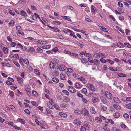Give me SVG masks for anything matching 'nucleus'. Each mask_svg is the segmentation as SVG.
Masks as SVG:
<instances>
[{"mask_svg":"<svg viewBox=\"0 0 131 131\" xmlns=\"http://www.w3.org/2000/svg\"><path fill=\"white\" fill-rule=\"evenodd\" d=\"M125 105L128 108L131 109V103H129L128 104H125Z\"/></svg>","mask_w":131,"mask_h":131,"instance_id":"21","label":"nucleus"},{"mask_svg":"<svg viewBox=\"0 0 131 131\" xmlns=\"http://www.w3.org/2000/svg\"><path fill=\"white\" fill-rule=\"evenodd\" d=\"M25 90L26 91L27 94L29 93H31L30 91H29V89L28 88H26L25 89Z\"/></svg>","mask_w":131,"mask_h":131,"instance_id":"59","label":"nucleus"},{"mask_svg":"<svg viewBox=\"0 0 131 131\" xmlns=\"http://www.w3.org/2000/svg\"><path fill=\"white\" fill-rule=\"evenodd\" d=\"M10 45L12 46V47H14L15 46V45H16L17 44L14 42H11Z\"/></svg>","mask_w":131,"mask_h":131,"instance_id":"57","label":"nucleus"},{"mask_svg":"<svg viewBox=\"0 0 131 131\" xmlns=\"http://www.w3.org/2000/svg\"><path fill=\"white\" fill-rule=\"evenodd\" d=\"M58 68L61 71H64L66 69V67L64 65H60L59 66Z\"/></svg>","mask_w":131,"mask_h":131,"instance_id":"4","label":"nucleus"},{"mask_svg":"<svg viewBox=\"0 0 131 131\" xmlns=\"http://www.w3.org/2000/svg\"><path fill=\"white\" fill-rule=\"evenodd\" d=\"M114 107L116 109H118V108L120 107L118 105L114 104L113 105Z\"/></svg>","mask_w":131,"mask_h":131,"instance_id":"63","label":"nucleus"},{"mask_svg":"<svg viewBox=\"0 0 131 131\" xmlns=\"http://www.w3.org/2000/svg\"><path fill=\"white\" fill-rule=\"evenodd\" d=\"M34 51V49L33 48V47H30L29 49L28 50V52H29L30 51H31V52H32L33 51Z\"/></svg>","mask_w":131,"mask_h":131,"instance_id":"41","label":"nucleus"},{"mask_svg":"<svg viewBox=\"0 0 131 131\" xmlns=\"http://www.w3.org/2000/svg\"><path fill=\"white\" fill-rule=\"evenodd\" d=\"M100 60L101 62L104 63H105L106 62V60L103 58H101L100 59Z\"/></svg>","mask_w":131,"mask_h":131,"instance_id":"43","label":"nucleus"},{"mask_svg":"<svg viewBox=\"0 0 131 131\" xmlns=\"http://www.w3.org/2000/svg\"><path fill=\"white\" fill-rule=\"evenodd\" d=\"M24 111L26 113L28 114H30V112L29 111V110L28 109H25L24 110Z\"/></svg>","mask_w":131,"mask_h":131,"instance_id":"54","label":"nucleus"},{"mask_svg":"<svg viewBox=\"0 0 131 131\" xmlns=\"http://www.w3.org/2000/svg\"><path fill=\"white\" fill-rule=\"evenodd\" d=\"M68 90L72 93H75L76 92V90L72 86H68Z\"/></svg>","mask_w":131,"mask_h":131,"instance_id":"3","label":"nucleus"},{"mask_svg":"<svg viewBox=\"0 0 131 131\" xmlns=\"http://www.w3.org/2000/svg\"><path fill=\"white\" fill-rule=\"evenodd\" d=\"M113 100L114 102L119 103H120V100L119 99L116 97H114L113 99Z\"/></svg>","mask_w":131,"mask_h":131,"instance_id":"14","label":"nucleus"},{"mask_svg":"<svg viewBox=\"0 0 131 131\" xmlns=\"http://www.w3.org/2000/svg\"><path fill=\"white\" fill-rule=\"evenodd\" d=\"M31 102L33 106H38V104L37 102L33 101Z\"/></svg>","mask_w":131,"mask_h":131,"instance_id":"32","label":"nucleus"},{"mask_svg":"<svg viewBox=\"0 0 131 131\" xmlns=\"http://www.w3.org/2000/svg\"><path fill=\"white\" fill-rule=\"evenodd\" d=\"M24 62L26 64L28 65L29 64V62L28 60L27 59H23Z\"/></svg>","mask_w":131,"mask_h":131,"instance_id":"25","label":"nucleus"},{"mask_svg":"<svg viewBox=\"0 0 131 131\" xmlns=\"http://www.w3.org/2000/svg\"><path fill=\"white\" fill-rule=\"evenodd\" d=\"M108 69L110 70L113 71H117V69L116 68L114 69L113 68H111V67H110Z\"/></svg>","mask_w":131,"mask_h":131,"instance_id":"36","label":"nucleus"},{"mask_svg":"<svg viewBox=\"0 0 131 131\" xmlns=\"http://www.w3.org/2000/svg\"><path fill=\"white\" fill-rule=\"evenodd\" d=\"M62 17L64 18V19L65 20H68L69 21H71L70 19V18H68L67 16H62Z\"/></svg>","mask_w":131,"mask_h":131,"instance_id":"35","label":"nucleus"},{"mask_svg":"<svg viewBox=\"0 0 131 131\" xmlns=\"http://www.w3.org/2000/svg\"><path fill=\"white\" fill-rule=\"evenodd\" d=\"M93 62H94V63L95 62L97 64H99L100 63V62L99 60L96 59H95L93 60Z\"/></svg>","mask_w":131,"mask_h":131,"instance_id":"46","label":"nucleus"},{"mask_svg":"<svg viewBox=\"0 0 131 131\" xmlns=\"http://www.w3.org/2000/svg\"><path fill=\"white\" fill-rule=\"evenodd\" d=\"M109 17L111 18L114 21H115V19L114 18V17L112 15H109Z\"/></svg>","mask_w":131,"mask_h":131,"instance_id":"56","label":"nucleus"},{"mask_svg":"<svg viewBox=\"0 0 131 131\" xmlns=\"http://www.w3.org/2000/svg\"><path fill=\"white\" fill-rule=\"evenodd\" d=\"M89 86V88L90 87V88L92 91L94 92L95 91V89L93 85L92 84H90Z\"/></svg>","mask_w":131,"mask_h":131,"instance_id":"12","label":"nucleus"},{"mask_svg":"<svg viewBox=\"0 0 131 131\" xmlns=\"http://www.w3.org/2000/svg\"><path fill=\"white\" fill-rule=\"evenodd\" d=\"M32 94L36 96L38 95V93L34 91V90H33L32 91Z\"/></svg>","mask_w":131,"mask_h":131,"instance_id":"34","label":"nucleus"},{"mask_svg":"<svg viewBox=\"0 0 131 131\" xmlns=\"http://www.w3.org/2000/svg\"><path fill=\"white\" fill-rule=\"evenodd\" d=\"M118 75L119 77H126L127 76V75L123 73H119L118 74Z\"/></svg>","mask_w":131,"mask_h":131,"instance_id":"28","label":"nucleus"},{"mask_svg":"<svg viewBox=\"0 0 131 131\" xmlns=\"http://www.w3.org/2000/svg\"><path fill=\"white\" fill-rule=\"evenodd\" d=\"M95 119L96 120H97L100 122H101L102 121V120L100 119V118L99 117H96L95 118Z\"/></svg>","mask_w":131,"mask_h":131,"instance_id":"55","label":"nucleus"},{"mask_svg":"<svg viewBox=\"0 0 131 131\" xmlns=\"http://www.w3.org/2000/svg\"><path fill=\"white\" fill-rule=\"evenodd\" d=\"M13 127L15 129L17 130H19L21 129L19 127H18L16 125L13 126Z\"/></svg>","mask_w":131,"mask_h":131,"instance_id":"47","label":"nucleus"},{"mask_svg":"<svg viewBox=\"0 0 131 131\" xmlns=\"http://www.w3.org/2000/svg\"><path fill=\"white\" fill-rule=\"evenodd\" d=\"M50 45L44 46L42 47V48L45 49H47L50 48Z\"/></svg>","mask_w":131,"mask_h":131,"instance_id":"30","label":"nucleus"},{"mask_svg":"<svg viewBox=\"0 0 131 131\" xmlns=\"http://www.w3.org/2000/svg\"><path fill=\"white\" fill-rule=\"evenodd\" d=\"M91 112L92 114H95L96 113L95 109L94 107H92L90 108Z\"/></svg>","mask_w":131,"mask_h":131,"instance_id":"23","label":"nucleus"},{"mask_svg":"<svg viewBox=\"0 0 131 131\" xmlns=\"http://www.w3.org/2000/svg\"><path fill=\"white\" fill-rule=\"evenodd\" d=\"M77 95L79 97H81L82 98L83 97V95L80 93L78 92H77Z\"/></svg>","mask_w":131,"mask_h":131,"instance_id":"52","label":"nucleus"},{"mask_svg":"<svg viewBox=\"0 0 131 131\" xmlns=\"http://www.w3.org/2000/svg\"><path fill=\"white\" fill-rule=\"evenodd\" d=\"M23 79L20 77L17 78V81L18 82L20 83H23Z\"/></svg>","mask_w":131,"mask_h":131,"instance_id":"16","label":"nucleus"},{"mask_svg":"<svg viewBox=\"0 0 131 131\" xmlns=\"http://www.w3.org/2000/svg\"><path fill=\"white\" fill-rule=\"evenodd\" d=\"M37 50L38 52L40 53H42L43 51L39 47H38L37 48Z\"/></svg>","mask_w":131,"mask_h":131,"instance_id":"44","label":"nucleus"},{"mask_svg":"<svg viewBox=\"0 0 131 131\" xmlns=\"http://www.w3.org/2000/svg\"><path fill=\"white\" fill-rule=\"evenodd\" d=\"M4 64V63H2V65L3 66H7L8 67H10V64L9 63H6V64H4V65L3 64Z\"/></svg>","mask_w":131,"mask_h":131,"instance_id":"45","label":"nucleus"},{"mask_svg":"<svg viewBox=\"0 0 131 131\" xmlns=\"http://www.w3.org/2000/svg\"><path fill=\"white\" fill-rule=\"evenodd\" d=\"M34 72L36 73L37 74L39 75H40V73L38 70L36 69H35L34 70Z\"/></svg>","mask_w":131,"mask_h":131,"instance_id":"42","label":"nucleus"},{"mask_svg":"<svg viewBox=\"0 0 131 131\" xmlns=\"http://www.w3.org/2000/svg\"><path fill=\"white\" fill-rule=\"evenodd\" d=\"M60 77L61 79L62 80L66 79V77L65 74H61L60 75Z\"/></svg>","mask_w":131,"mask_h":131,"instance_id":"9","label":"nucleus"},{"mask_svg":"<svg viewBox=\"0 0 131 131\" xmlns=\"http://www.w3.org/2000/svg\"><path fill=\"white\" fill-rule=\"evenodd\" d=\"M14 57H16L15 59H17L19 57L18 55L17 54H15L14 55Z\"/></svg>","mask_w":131,"mask_h":131,"instance_id":"60","label":"nucleus"},{"mask_svg":"<svg viewBox=\"0 0 131 131\" xmlns=\"http://www.w3.org/2000/svg\"><path fill=\"white\" fill-rule=\"evenodd\" d=\"M124 45L127 47L131 48V45L129 43L126 42L124 43Z\"/></svg>","mask_w":131,"mask_h":131,"instance_id":"31","label":"nucleus"},{"mask_svg":"<svg viewBox=\"0 0 131 131\" xmlns=\"http://www.w3.org/2000/svg\"><path fill=\"white\" fill-rule=\"evenodd\" d=\"M69 99L68 98H66L64 99L63 101L65 102H69Z\"/></svg>","mask_w":131,"mask_h":131,"instance_id":"61","label":"nucleus"},{"mask_svg":"<svg viewBox=\"0 0 131 131\" xmlns=\"http://www.w3.org/2000/svg\"><path fill=\"white\" fill-rule=\"evenodd\" d=\"M81 91V92L85 94V95H86L87 92V90L86 88H84Z\"/></svg>","mask_w":131,"mask_h":131,"instance_id":"20","label":"nucleus"},{"mask_svg":"<svg viewBox=\"0 0 131 131\" xmlns=\"http://www.w3.org/2000/svg\"><path fill=\"white\" fill-rule=\"evenodd\" d=\"M95 7L93 5H92L91 6V12L93 13H95Z\"/></svg>","mask_w":131,"mask_h":131,"instance_id":"33","label":"nucleus"},{"mask_svg":"<svg viewBox=\"0 0 131 131\" xmlns=\"http://www.w3.org/2000/svg\"><path fill=\"white\" fill-rule=\"evenodd\" d=\"M17 121L18 122H21V124H24L25 123V120H24V119H21L19 118H18Z\"/></svg>","mask_w":131,"mask_h":131,"instance_id":"10","label":"nucleus"},{"mask_svg":"<svg viewBox=\"0 0 131 131\" xmlns=\"http://www.w3.org/2000/svg\"><path fill=\"white\" fill-rule=\"evenodd\" d=\"M101 101L104 104H106L107 103V100L104 97H102L101 98Z\"/></svg>","mask_w":131,"mask_h":131,"instance_id":"6","label":"nucleus"},{"mask_svg":"<svg viewBox=\"0 0 131 131\" xmlns=\"http://www.w3.org/2000/svg\"><path fill=\"white\" fill-rule=\"evenodd\" d=\"M92 101L94 103H96L99 101L100 100L97 97H94L92 98Z\"/></svg>","mask_w":131,"mask_h":131,"instance_id":"5","label":"nucleus"},{"mask_svg":"<svg viewBox=\"0 0 131 131\" xmlns=\"http://www.w3.org/2000/svg\"><path fill=\"white\" fill-rule=\"evenodd\" d=\"M9 13H10V14L11 15L13 16L15 14V12L12 10L10 11H9Z\"/></svg>","mask_w":131,"mask_h":131,"instance_id":"64","label":"nucleus"},{"mask_svg":"<svg viewBox=\"0 0 131 131\" xmlns=\"http://www.w3.org/2000/svg\"><path fill=\"white\" fill-rule=\"evenodd\" d=\"M13 63H14V64L15 65L19 67H20V65L19 64V63L17 62L16 61H13Z\"/></svg>","mask_w":131,"mask_h":131,"instance_id":"40","label":"nucleus"},{"mask_svg":"<svg viewBox=\"0 0 131 131\" xmlns=\"http://www.w3.org/2000/svg\"><path fill=\"white\" fill-rule=\"evenodd\" d=\"M75 87L76 88L80 89V84L78 83H76L75 84Z\"/></svg>","mask_w":131,"mask_h":131,"instance_id":"37","label":"nucleus"},{"mask_svg":"<svg viewBox=\"0 0 131 131\" xmlns=\"http://www.w3.org/2000/svg\"><path fill=\"white\" fill-rule=\"evenodd\" d=\"M105 95L107 98L109 99H111L112 97V94L109 92H105Z\"/></svg>","mask_w":131,"mask_h":131,"instance_id":"1","label":"nucleus"},{"mask_svg":"<svg viewBox=\"0 0 131 131\" xmlns=\"http://www.w3.org/2000/svg\"><path fill=\"white\" fill-rule=\"evenodd\" d=\"M74 112L76 114H81V111H80L79 110H76Z\"/></svg>","mask_w":131,"mask_h":131,"instance_id":"24","label":"nucleus"},{"mask_svg":"<svg viewBox=\"0 0 131 131\" xmlns=\"http://www.w3.org/2000/svg\"><path fill=\"white\" fill-rule=\"evenodd\" d=\"M58 50V48L57 47H55L53 48L52 50V51L54 52H56Z\"/></svg>","mask_w":131,"mask_h":131,"instance_id":"50","label":"nucleus"},{"mask_svg":"<svg viewBox=\"0 0 131 131\" xmlns=\"http://www.w3.org/2000/svg\"><path fill=\"white\" fill-rule=\"evenodd\" d=\"M15 22L14 20H11L9 23V26H13L14 25Z\"/></svg>","mask_w":131,"mask_h":131,"instance_id":"27","label":"nucleus"},{"mask_svg":"<svg viewBox=\"0 0 131 131\" xmlns=\"http://www.w3.org/2000/svg\"><path fill=\"white\" fill-rule=\"evenodd\" d=\"M6 123L7 124L10 126H13V123L10 122L6 121Z\"/></svg>","mask_w":131,"mask_h":131,"instance_id":"39","label":"nucleus"},{"mask_svg":"<svg viewBox=\"0 0 131 131\" xmlns=\"http://www.w3.org/2000/svg\"><path fill=\"white\" fill-rule=\"evenodd\" d=\"M59 114L61 117H66L67 116V114L62 112H59Z\"/></svg>","mask_w":131,"mask_h":131,"instance_id":"8","label":"nucleus"},{"mask_svg":"<svg viewBox=\"0 0 131 131\" xmlns=\"http://www.w3.org/2000/svg\"><path fill=\"white\" fill-rule=\"evenodd\" d=\"M120 113L118 112H115L113 114V116L115 118H118L120 117Z\"/></svg>","mask_w":131,"mask_h":131,"instance_id":"11","label":"nucleus"},{"mask_svg":"<svg viewBox=\"0 0 131 131\" xmlns=\"http://www.w3.org/2000/svg\"><path fill=\"white\" fill-rule=\"evenodd\" d=\"M118 5L120 7H123V4L121 3L118 2Z\"/></svg>","mask_w":131,"mask_h":131,"instance_id":"58","label":"nucleus"},{"mask_svg":"<svg viewBox=\"0 0 131 131\" xmlns=\"http://www.w3.org/2000/svg\"><path fill=\"white\" fill-rule=\"evenodd\" d=\"M106 60L110 64H113L114 63V61H113L109 59H107Z\"/></svg>","mask_w":131,"mask_h":131,"instance_id":"53","label":"nucleus"},{"mask_svg":"<svg viewBox=\"0 0 131 131\" xmlns=\"http://www.w3.org/2000/svg\"><path fill=\"white\" fill-rule=\"evenodd\" d=\"M88 60L91 63H94L93 58L91 57H89V58H88Z\"/></svg>","mask_w":131,"mask_h":131,"instance_id":"18","label":"nucleus"},{"mask_svg":"<svg viewBox=\"0 0 131 131\" xmlns=\"http://www.w3.org/2000/svg\"><path fill=\"white\" fill-rule=\"evenodd\" d=\"M16 45L17 46H19V47H21V48L22 49H23L24 48L22 46V45L19 43H18Z\"/></svg>","mask_w":131,"mask_h":131,"instance_id":"62","label":"nucleus"},{"mask_svg":"<svg viewBox=\"0 0 131 131\" xmlns=\"http://www.w3.org/2000/svg\"><path fill=\"white\" fill-rule=\"evenodd\" d=\"M64 52L66 54H70L71 55H72V53L71 52H70L68 51L64 50Z\"/></svg>","mask_w":131,"mask_h":131,"instance_id":"48","label":"nucleus"},{"mask_svg":"<svg viewBox=\"0 0 131 131\" xmlns=\"http://www.w3.org/2000/svg\"><path fill=\"white\" fill-rule=\"evenodd\" d=\"M20 14L23 16H26L27 15L25 11L22 10L20 13Z\"/></svg>","mask_w":131,"mask_h":131,"instance_id":"13","label":"nucleus"},{"mask_svg":"<svg viewBox=\"0 0 131 131\" xmlns=\"http://www.w3.org/2000/svg\"><path fill=\"white\" fill-rule=\"evenodd\" d=\"M81 62L83 63H86L88 62L87 60L85 58H82L81 60Z\"/></svg>","mask_w":131,"mask_h":131,"instance_id":"22","label":"nucleus"},{"mask_svg":"<svg viewBox=\"0 0 131 131\" xmlns=\"http://www.w3.org/2000/svg\"><path fill=\"white\" fill-rule=\"evenodd\" d=\"M119 19L121 21H123L124 20V17L122 16H120L119 17Z\"/></svg>","mask_w":131,"mask_h":131,"instance_id":"51","label":"nucleus"},{"mask_svg":"<svg viewBox=\"0 0 131 131\" xmlns=\"http://www.w3.org/2000/svg\"><path fill=\"white\" fill-rule=\"evenodd\" d=\"M49 66L51 69H53L54 67V63L52 62H51L49 64Z\"/></svg>","mask_w":131,"mask_h":131,"instance_id":"17","label":"nucleus"},{"mask_svg":"<svg viewBox=\"0 0 131 131\" xmlns=\"http://www.w3.org/2000/svg\"><path fill=\"white\" fill-rule=\"evenodd\" d=\"M67 71L69 72H73V70L71 68H68L67 69Z\"/></svg>","mask_w":131,"mask_h":131,"instance_id":"29","label":"nucleus"},{"mask_svg":"<svg viewBox=\"0 0 131 131\" xmlns=\"http://www.w3.org/2000/svg\"><path fill=\"white\" fill-rule=\"evenodd\" d=\"M8 48L6 47H4L3 48V51L4 53L5 54H7L8 53Z\"/></svg>","mask_w":131,"mask_h":131,"instance_id":"7","label":"nucleus"},{"mask_svg":"<svg viewBox=\"0 0 131 131\" xmlns=\"http://www.w3.org/2000/svg\"><path fill=\"white\" fill-rule=\"evenodd\" d=\"M62 92L67 95L68 96L69 95V93L67 91L63 90L62 91Z\"/></svg>","mask_w":131,"mask_h":131,"instance_id":"38","label":"nucleus"},{"mask_svg":"<svg viewBox=\"0 0 131 131\" xmlns=\"http://www.w3.org/2000/svg\"><path fill=\"white\" fill-rule=\"evenodd\" d=\"M123 117L126 118H128L129 117V115L127 113H125L123 115Z\"/></svg>","mask_w":131,"mask_h":131,"instance_id":"26","label":"nucleus"},{"mask_svg":"<svg viewBox=\"0 0 131 131\" xmlns=\"http://www.w3.org/2000/svg\"><path fill=\"white\" fill-rule=\"evenodd\" d=\"M113 45H115L114 44H113ZM116 46H117L118 47L121 48L122 47L123 48V47H124V45L121 43V42H118L117 43V44L116 45Z\"/></svg>","mask_w":131,"mask_h":131,"instance_id":"15","label":"nucleus"},{"mask_svg":"<svg viewBox=\"0 0 131 131\" xmlns=\"http://www.w3.org/2000/svg\"><path fill=\"white\" fill-rule=\"evenodd\" d=\"M81 114L84 116H88L89 115V113L88 110L85 109H82L81 110Z\"/></svg>","mask_w":131,"mask_h":131,"instance_id":"2","label":"nucleus"},{"mask_svg":"<svg viewBox=\"0 0 131 131\" xmlns=\"http://www.w3.org/2000/svg\"><path fill=\"white\" fill-rule=\"evenodd\" d=\"M86 128L83 126H82L80 129V131H86Z\"/></svg>","mask_w":131,"mask_h":131,"instance_id":"49","label":"nucleus"},{"mask_svg":"<svg viewBox=\"0 0 131 131\" xmlns=\"http://www.w3.org/2000/svg\"><path fill=\"white\" fill-rule=\"evenodd\" d=\"M53 81L54 82L58 83L59 82V79L57 78L54 77L52 78Z\"/></svg>","mask_w":131,"mask_h":131,"instance_id":"19","label":"nucleus"}]
</instances>
